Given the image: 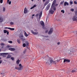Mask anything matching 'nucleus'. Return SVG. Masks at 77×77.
Instances as JSON below:
<instances>
[{"mask_svg": "<svg viewBox=\"0 0 77 77\" xmlns=\"http://www.w3.org/2000/svg\"><path fill=\"white\" fill-rule=\"evenodd\" d=\"M46 64L48 65H50L51 64V63H54V64H56V61L53 60L52 59L50 58L49 60H48V61L46 62Z\"/></svg>", "mask_w": 77, "mask_h": 77, "instance_id": "nucleus-1", "label": "nucleus"}, {"mask_svg": "<svg viewBox=\"0 0 77 77\" xmlns=\"http://www.w3.org/2000/svg\"><path fill=\"white\" fill-rule=\"evenodd\" d=\"M75 52L74 49L73 48H71L70 50H69L68 51V53L70 54V55H71L72 56L74 55V53Z\"/></svg>", "mask_w": 77, "mask_h": 77, "instance_id": "nucleus-2", "label": "nucleus"}, {"mask_svg": "<svg viewBox=\"0 0 77 77\" xmlns=\"http://www.w3.org/2000/svg\"><path fill=\"white\" fill-rule=\"evenodd\" d=\"M19 66V67H17V66H16L15 67V69H17V70H22L23 69V66L21 65V64H20Z\"/></svg>", "mask_w": 77, "mask_h": 77, "instance_id": "nucleus-3", "label": "nucleus"}, {"mask_svg": "<svg viewBox=\"0 0 77 77\" xmlns=\"http://www.w3.org/2000/svg\"><path fill=\"white\" fill-rule=\"evenodd\" d=\"M51 5V4L50 3H49L48 5L46 6V8H45V11H48V10L50 9V7Z\"/></svg>", "mask_w": 77, "mask_h": 77, "instance_id": "nucleus-4", "label": "nucleus"}, {"mask_svg": "<svg viewBox=\"0 0 77 77\" xmlns=\"http://www.w3.org/2000/svg\"><path fill=\"white\" fill-rule=\"evenodd\" d=\"M8 54H12L13 53H2L1 54V56H4V55H8Z\"/></svg>", "mask_w": 77, "mask_h": 77, "instance_id": "nucleus-5", "label": "nucleus"}, {"mask_svg": "<svg viewBox=\"0 0 77 77\" xmlns=\"http://www.w3.org/2000/svg\"><path fill=\"white\" fill-rule=\"evenodd\" d=\"M53 32V28H51L49 32L48 33L49 35L51 34V33Z\"/></svg>", "mask_w": 77, "mask_h": 77, "instance_id": "nucleus-6", "label": "nucleus"}, {"mask_svg": "<svg viewBox=\"0 0 77 77\" xmlns=\"http://www.w3.org/2000/svg\"><path fill=\"white\" fill-rule=\"evenodd\" d=\"M53 8H51L50 10L49 11V14H54V11H53Z\"/></svg>", "mask_w": 77, "mask_h": 77, "instance_id": "nucleus-7", "label": "nucleus"}, {"mask_svg": "<svg viewBox=\"0 0 77 77\" xmlns=\"http://www.w3.org/2000/svg\"><path fill=\"white\" fill-rule=\"evenodd\" d=\"M73 21H77V17L76 16H75L72 18Z\"/></svg>", "mask_w": 77, "mask_h": 77, "instance_id": "nucleus-8", "label": "nucleus"}, {"mask_svg": "<svg viewBox=\"0 0 77 77\" xmlns=\"http://www.w3.org/2000/svg\"><path fill=\"white\" fill-rule=\"evenodd\" d=\"M49 1H47L44 4V6H43V9H44V8H45V6H46V5H47L48 4V3H49Z\"/></svg>", "mask_w": 77, "mask_h": 77, "instance_id": "nucleus-9", "label": "nucleus"}, {"mask_svg": "<svg viewBox=\"0 0 77 77\" xmlns=\"http://www.w3.org/2000/svg\"><path fill=\"white\" fill-rule=\"evenodd\" d=\"M31 32L32 33V34H33V35H38V32H34V31H33V30H31Z\"/></svg>", "mask_w": 77, "mask_h": 77, "instance_id": "nucleus-10", "label": "nucleus"}, {"mask_svg": "<svg viewBox=\"0 0 77 77\" xmlns=\"http://www.w3.org/2000/svg\"><path fill=\"white\" fill-rule=\"evenodd\" d=\"M27 12H28V10H27V8L25 7L24 9V14H27Z\"/></svg>", "mask_w": 77, "mask_h": 77, "instance_id": "nucleus-11", "label": "nucleus"}, {"mask_svg": "<svg viewBox=\"0 0 77 77\" xmlns=\"http://www.w3.org/2000/svg\"><path fill=\"white\" fill-rule=\"evenodd\" d=\"M65 62H70V60L69 59H64L63 63H65Z\"/></svg>", "mask_w": 77, "mask_h": 77, "instance_id": "nucleus-12", "label": "nucleus"}, {"mask_svg": "<svg viewBox=\"0 0 77 77\" xmlns=\"http://www.w3.org/2000/svg\"><path fill=\"white\" fill-rule=\"evenodd\" d=\"M20 38L21 39V40H22L23 41H25V39L23 38V35L21 36L20 37Z\"/></svg>", "mask_w": 77, "mask_h": 77, "instance_id": "nucleus-13", "label": "nucleus"}, {"mask_svg": "<svg viewBox=\"0 0 77 77\" xmlns=\"http://www.w3.org/2000/svg\"><path fill=\"white\" fill-rule=\"evenodd\" d=\"M3 21V17H0V23H2Z\"/></svg>", "mask_w": 77, "mask_h": 77, "instance_id": "nucleus-14", "label": "nucleus"}, {"mask_svg": "<svg viewBox=\"0 0 77 77\" xmlns=\"http://www.w3.org/2000/svg\"><path fill=\"white\" fill-rule=\"evenodd\" d=\"M8 50H10L11 51H15V49L14 48H10L8 49Z\"/></svg>", "mask_w": 77, "mask_h": 77, "instance_id": "nucleus-15", "label": "nucleus"}, {"mask_svg": "<svg viewBox=\"0 0 77 77\" xmlns=\"http://www.w3.org/2000/svg\"><path fill=\"white\" fill-rule=\"evenodd\" d=\"M25 43L27 48H28V47H29V42H26Z\"/></svg>", "mask_w": 77, "mask_h": 77, "instance_id": "nucleus-16", "label": "nucleus"}, {"mask_svg": "<svg viewBox=\"0 0 77 77\" xmlns=\"http://www.w3.org/2000/svg\"><path fill=\"white\" fill-rule=\"evenodd\" d=\"M8 56L6 58V59H9L11 57V54H8Z\"/></svg>", "mask_w": 77, "mask_h": 77, "instance_id": "nucleus-17", "label": "nucleus"}, {"mask_svg": "<svg viewBox=\"0 0 77 77\" xmlns=\"http://www.w3.org/2000/svg\"><path fill=\"white\" fill-rule=\"evenodd\" d=\"M40 23L42 26H44V22L43 21H41L40 22Z\"/></svg>", "mask_w": 77, "mask_h": 77, "instance_id": "nucleus-18", "label": "nucleus"}, {"mask_svg": "<svg viewBox=\"0 0 77 77\" xmlns=\"http://www.w3.org/2000/svg\"><path fill=\"white\" fill-rule=\"evenodd\" d=\"M66 5L67 6H68V5H69V4H68V2H65L64 3V6H65Z\"/></svg>", "mask_w": 77, "mask_h": 77, "instance_id": "nucleus-19", "label": "nucleus"}, {"mask_svg": "<svg viewBox=\"0 0 77 77\" xmlns=\"http://www.w3.org/2000/svg\"><path fill=\"white\" fill-rule=\"evenodd\" d=\"M24 35L25 36H26V37H27V36H28L29 35L27 34V33H26V31H25V33H24Z\"/></svg>", "mask_w": 77, "mask_h": 77, "instance_id": "nucleus-20", "label": "nucleus"}, {"mask_svg": "<svg viewBox=\"0 0 77 77\" xmlns=\"http://www.w3.org/2000/svg\"><path fill=\"white\" fill-rule=\"evenodd\" d=\"M42 11H41L39 13V17H42Z\"/></svg>", "mask_w": 77, "mask_h": 77, "instance_id": "nucleus-21", "label": "nucleus"}, {"mask_svg": "<svg viewBox=\"0 0 77 77\" xmlns=\"http://www.w3.org/2000/svg\"><path fill=\"white\" fill-rule=\"evenodd\" d=\"M56 0H54V1L52 5H55L56 4L55 3H56Z\"/></svg>", "mask_w": 77, "mask_h": 77, "instance_id": "nucleus-22", "label": "nucleus"}, {"mask_svg": "<svg viewBox=\"0 0 77 77\" xmlns=\"http://www.w3.org/2000/svg\"><path fill=\"white\" fill-rule=\"evenodd\" d=\"M17 41L19 44H20V43H21V41H20V39H17Z\"/></svg>", "mask_w": 77, "mask_h": 77, "instance_id": "nucleus-23", "label": "nucleus"}, {"mask_svg": "<svg viewBox=\"0 0 77 77\" xmlns=\"http://www.w3.org/2000/svg\"><path fill=\"white\" fill-rule=\"evenodd\" d=\"M20 60H17V65H18V64L20 63Z\"/></svg>", "mask_w": 77, "mask_h": 77, "instance_id": "nucleus-24", "label": "nucleus"}, {"mask_svg": "<svg viewBox=\"0 0 77 77\" xmlns=\"http://www.w3.org/2000/svg\"><path fill=\"white\" fill-rule=\"evenodd\" d=\"M8 29H10V30H15V29L11 28H8Z\"/></svg>", "mask_w": 77, "mask_h": 77, "instance_id": "nucleus-25", "label": "nucleus"}, {"mask_svg": "<svg viewBox=\"0 0 77 77\" xmlns=\"http://www.w3.org/2000/svg\"><path fill=\"white\" fill-rule=\"evenodd\" d=\"M44 26H43L42 27V28L43 29H44V30H47V28H46V27H44Z\"/></svg>", "mask_w": 77, "mask_h": 77, "instance_id": "nucleus-26", "label": "nucleus"}, {"mask_svg": "<svg viewBox=\"0 0 77 77\" xmlns=\"http://www.w3.org/2000/svg\"><path fill=\"white\" fill-rule=\"evenodd\" d=\"M55 6V5H52L51 8L52 9V8H54Z\"/></svg>", "mask_w": 77, "mask_h": 77, "instance_id": "nucleus-27", "label": "nucleus"}, {"mask_svg": "<svg viewBox=\"0 0 77 77\" xmlns=\"http://www.w3.org/2000/svg\"><path fill=\"white\" fill-rule=\"evenodd\" d=\"M7 31H7V30H4V33H6Z\"/></svg>", "mask_w": 77, "mask_h": 77, "instance_id": "nucleus-28", "label": "nucleus"}, {"mask_svg": "<svg viewBox=\"0 0 77 77\" xmlns=\"http://www.w3.org/2000/svg\"><path fill=\"white\" fill-rule=\"evenodd\" d=\"M11 59L12 60H14L15 58L14 57H11Z\"/></svg>", "mask_w": 77, "mask_h": 77, "instance_id": "nucleus-29", "label": "nucleus"}, {"mask_svg": "<svg viewBox=\"0 0 77 77\" xmlns=\"http://www.w3.org/2000/svg\"><path fill=\"white\" fill-rule=\"evenodd\" d=\"M26 45V44L25 43H23V47H25Z\"/></svg>", "mask_w": 77, "mask_h": 77, "instance_id": "nucleus-30", "label": "nucleus"}, {"mask_svg": "<svg viewBox=\"0 0 77 77\" xmlns=\"http://www.w3.org/2000/svg\"><path fill=\"white\" fill-rule=\"evenodd\" d=\"M1 45H2V46H4V45H5V44H4V43H1Z\"/></svg>", "mask_w": 77, "mask_h": 77, "instance_id": "nucleus-31", "label": "nucleus"}, {"mask_svg": "<svg viewBox=\"0 0 77 77\" xmlns=\"http://www.w3.org/2000/svg\"><path fill=\"white\" fill-rule=\"evenodd\" d=\"M63 3H64V1L61 2L60 3V5H62V4H63Z\"/></svg>", "mask_w": 77, "mask_h": 77, "instance_id": "nucleus-32", "label": "nucleus"}, {"mask_svg": "<svg viewBox=\"0 0 77 77\" xmlns=\"http://www.w3.org/2000/svg\"><path fill=\"white\" fill-rule=\"evenodd\" d=\"M76 72V71L75 70H72V72Z\"/></svg>", "mask_w": 77, "mask_h": 77, "instance_id": "nucleus-33", "label": "nucleus"}, {"mask_svg": "<svg viewBox=\"0 0 77 77\" xmlns=\"http://www.w3.org/2000/svg\"><path fill=\"white\" fill-rule=\"evenodd\" d=\"M6 10V8L4 7L3 8V11H5V10Z\"/></svg>", "mask_w": 77, "mask_h": 77, "instance_id": "nucleus-34", "label": "nucleus"}, {"mask_svg": "<svg viewBox=\"0 0 77 77\" xmlns=\"http://www.w3.org/2000/svg\"><path fill=\"white\" fill-rule=\"evenodd\" d=\"M10 24H11V25H14V23L11 22L10 23Z\"/></svg>", "mask_w": 77, "mask_h": 77, "instance_id": "nucleus-35", "label": "nucleus"}, {"mask_svg": "<svg viewBox=\"0 0 77 77\" xmlns=\"http://www.w3.org/2000/svg\"><path fill=\"white\" fill-rule=\"evenodd\" d=\"M61 12H62L63 14H64L65 13V11L64 10H62L61 11Z\"/></svg>", "mask_w": 77, "mask_h": 77, "instance_id": "nucleus-36", "label": "nucleus"}, {"mask_svg": "<svg viewBox=\"0 0 77 77\" xmlns=\"http://www.w3.org/2000/svg\"><path fill=\"white\" fill-rule=\"evenodd\" d=\"M72 3H73V2L72 1H70V4H71V5L72 4Z\"/></svg>", "mask_w": 77, "mask_h": 77, "instance_id": "nucleus-37", "label": "nucleus"}, {"mask_svg": "<svg viewBox=\"0 0 77 77\" xmlns=\"http://www.w3.org/2000/svg\"><path fill=\"white\" fill-rule=\"evenodd\" d=\"M26 49H25L24 51H23V53L25 54L26 53Z\"/></svg>", "mask_w": 77, "mask_h": 77, "instance_id": "nucleus-38", "label": "nucleus"}, {"mask_svg": "<svg viewBox=\"0 0 77 77\" xmlns=\"http://www.w3.org/2000/svg\"><path fill=\"white\" fill-rule=\"evenodd\" d=\"M53 8V10H54V11H56V7H54V8Z\"/></svg>", "mask_w": 77, "mask_h": 77, "instance_id": "nucleus-39", "label": "nucleus"}, {"mask_svg": "<svg viewBox=\"0 0 77 77\" xmlns=\"http://www.w3.org/2000/svg\"><path fill=\"white\" fill-rule=\"evenodd\" d=\"M3 0H0V3H3Z\"/></svg>", "mask_w": 77, "mask_h": 77, "instance_id": "nucleus-40", "label": "nucleus"}, {"mask_svg": "<svg viewBox=\"0 0 77 77\" xmlns=\"http://www.w3.org/2000/svg\"><path fill=\"white\" fill-rule=\"evenodd\" d=\"M48 30H47L45 31V33H48Z\"/></svg>", "mask_w": 77, "mask_h": 77, "instance_id": "nucleus-41", "label": "nucleus"}, {"mask_svg": "<svg viewBox=\"0 0 77 77\" xmlns=\"http://www.w3.org/2000/svg\"><path fill=\"white\" fill-rule=\"evenodd\" d=\"M9 43H10V44H12V41H10L8 42Z\"/></svg>", "mask_w": 77, "mask_h": 77, "instance_id": "nucleus-42", "label": "nucleus"}, {"mask_svg": "<svg viewBox=\"0 0 77 77\" xmlns=\"http://www.w3.org/2000/svg\"><path fill=\"white\" fill-rule=\"evenodd\" d=\"M39 16V14H37L36 15H35V17H38V16Z\"/></svg>", "mask_w": 77, "mask_h": 77, "instance_id": "nucleus-43", "label": "nucleus"}, {"mask_svg": "<svg viewBox=\"0 0 77 77\" xmlns=\"http://www.w3.org/2000/svg\"><path fill=\"white\" fill-rule=\"evenodd\" d=\"M9 47H10V46L9 45H8L7 46V48H9Z\"/></svg>", "mask_w": 77, "mask_h": 77, "instance_id": "nucleus-44", "label": "nucleus"}, {"mask_svg": "<svg viewBox=\"0 0 77 77\" xmlns=\"http://www.w3.org/2000/svg\"><path fill=\"white\" fill-rule=\"evenodd\" d=\"M9 5H11V1H10L8 2Z\"/></svg>", "mask_w": 77, "mask_h": 77, "instance_id": "nucleus-45", "label": "nucleus"}, {"mask_svg": "<svg viewBox=\"0 0 77 77\" xmlns=\"http://www.w3.org/2000/svg\"><path fill=\"white\" fill-rule=\"evenodd\" d=\"M75 14L77 15V11H76L75 13Z\"/></svg>", "mask_w": 77, "mask_h": 77, "instance_id": "nucleus-46", "label": "nucleus"}, {"mask_svg": "<svg viewBox=\"0 0 77 77\" xmlns=\"http://www.w3.org/2000/svg\"><path fill=\"white\" fill-rule=\"evenodd\" d=\"M74 3L75 4H77V2H76V1H74Z\"/></svg>", "mask_w": 77, "mask_h": 77, "instance_id": "nucleus-47", "label": "nucleus"}, {"mask_svg": "<svg viewBox=\"0 0 77 77\" xmlns=\"http://www.w3.org/2000/svg\"><path fill=\"white\" fill-rule=\"evenodd\" d=\"M74 11V9H71V11H72V12H73V11Z\"/></svg>", "mask_w": 77, "mask_h": 77, "instance_id": "nucleus-48", "label": "nucleus"}, {"mask_svg": "<svg viewBox=\"0 0 77 77\" xmlns=\"http://www.w3.org/2000/svg\"><path fill=\"white\" fill-rule=\"evenodd\" d=\"M33 8H35V7H36V5H33Z\"/></svg>", "mask_w": 77, "mask_h": 77, "instance_id": "nucleus-49", "label": "nucleus"}, {"mask_svg": "<svg viewBox=\"0 0 77 77\" xmlns=\"http://www.w3.org/2000/svg\"><path fill=\"white\" fill-rule=\"evenodd\" d=\"M2 63V60H0V63Z\"/></svg>", "mask_w": 77, "mask_h": 77, "instance_id": "nucleus-50", "label": "nucleus"}, {"mask_svg": "<svg viewBox=\"0 0 77 77\" xmlns=\"http://www.w3.org/2000/svg\"><path fill=\"white\" fill-rule=\"evenodd\" d=\"M9 32L8 31H7V35H9Z\"/></svg>", "mask_w": 77, "mask_h": 77, "instance_id": "nucleus-51", "label": "nucleus"}, {"mask_svg": "<svg viewBox=\"0 0 77 77\" xmlns=\"http://www.w3.org/2000/svg\"><path fill=\"white\" fill-rule=\"evenodd\" d=\"M57 45H60V42H58L57 43Z\"/></svg>", "mask_w": 77, "mask_h": 77, "instance_id": "nucleus-52", "label": "nucleus"}, {"mask_svg": "<svg viewBox=\"0 0 77 77\" xmlns=\"http://www.w3.org/2000/svg\"><path fill=\"white\" fill-rule=\"evenodd\" d=\"M41 16H39L38 19H39V20H40V19H41Z\"/></svg>", "mask_w": 77, "mask_h": 77, "instance_id": "nucleus-53", "label": "nucleus"}, {"mask_svg": "<svg viewBox=\"0 0 77 77\" xmlns=\"http://www.w3.org/2000/svg\"><path fill=\"white\" fill-rule=\"evenodd\" d=\"M33 8H34L33 7H32L30 9H33Z\"/></svg>", "mask_w": 77, "mask_h": 77, "instance_id": "nucleus-54", "label": "nucleus"}, {"mask_svg": "<svg viewBox=\"0 0 77 77\" xmlns=\"http://www.w3.org/2000/svg\"><path fill=\"white\" fill-rule=\"evenodd\" d=\"M42 37H45V36H44V35H42Z\"/></svg>", "mask_w": 77, "mask_h": 77, "instance_id": "nucleus-55", "label": "nucleus"}, {"mask_svg": "<svg viewBox=\"0 0 77 77\" xmlns=\"http://www.w3.org/2000/svg\"><path fill=\"white\" fill-rule=\"evenodd\" d=\"M9 0H7V3H9Z\"/></svg>", "mask_w": 77, "mask_h": 77, "instance_id": "nucleus-56", "label": "nucleus"}, {"mask_svg": "<svg viewBox=\"0 0 77 77\" xmlns=\"http://www.w3.org/2000/svg\"><path fill=\"white\" fill-rule=\"evenodd\" d=\"M34 31H35V32H36L37 31H38V30L36 29H35Z\"/></svg>", "mask_w": 77, "mask_h": 77, "instance_id": "nucleus-57", "label": "nucleus"}, {"mask_svg": "<svg viewBox=\"0 0 77 77\" xmlns=\"http://www.w3.org/2000/svg\"><path fill=\"white\" fill-rule=\"evenodd\" d=\"M4 41H7V39H4Z\"/></svg>", "mask_w": 77, "mask_h": 77, "instance_id": "nucleus-58", "label": "nucleus"}, {"mask_svg": "<svg viewBox=\"0 0 77 77\" xmlns=\"http://www.w3.org/2000/svg\"><path fill=\"white\" fill-rule=\"evenodd\" d=\"M45 37L46 38H48V36H45Z\"/></svg>", "mask_w": 77, "mask_h": 77, "instance_id": "nucleus-59", "label": "nucleus"}, {"mask_svg": "<svg viewBox=\"0 0 77 77\" xmlns=\"http://www.w3.org/2000/svg\"><path fill=\"white\" fill-rule=\"evenodd\" d=\"M57 62H59L60 61V60H57Z\"/></svg>", "mask_w": 77, "mask_h": 77, "instance_id": "nucleus-60", "label": "nucleus"}, {"mask_svg": "<svg viewBox=\"0 0 77 77\" xmlns=\"http://www.w3.org/2000/svg\"><path fill=\"white\" fill-rule=\"evenodd\" d=\"M57 5H58L57 4H56V5H55V6L56 7V6H57Z\"/></svg>", "mask_w": 77, "mask_h": 77, "instance_id": "nucleus-61", "label": "nucleus"}, {"mask_svg": "<svg viewBox=\"0 0 77 77\" xmlns=\"http://www.w3.org/2000/svg\"><path fill=\"white\" fill-rule=\"evenodd\" d=\"M43 0V2H45V0Z\"/></svg>", "mask_w": 77, "mask_h": 77, "instance_id": "nucleus-62", "label": "nucleus"}, {"mask_svg": "<svg viewBox=\"0 0 77 77\" xmlns=\"http://www.w3.org/2000/svg\"><path fill=\"white\" fill-rule=\"evenodd\" d=\"M8 28H8V27H6L5 28V29H8Z\"/></svg>", "mask_w": 77, "mask_h": 77, "instance_id": "nucleus-63", "label": "nucleus"}, {"mask_svg": "<svg viewBox=\"0 0 77 77\" xmlns=\"http://www.w3.org/2000/svg\"><path fill=\"white\" fill-rule=\"evenodd\" d=\"M32 16H35V14H32Z\"/></svg>", "mask_w": 77, "mask_h": 77, "instance_id": "nucleus-64", "label": "nucleus"}]
</instances>
